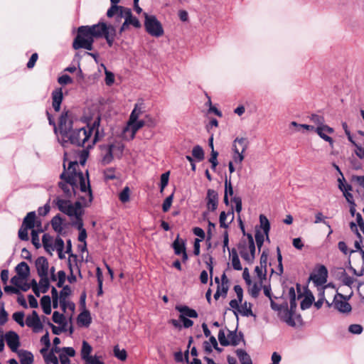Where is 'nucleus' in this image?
<instances>
[{
    "label": "nucleus",
    "instance_id": "nucleus-55",
    "mask_svg": "<svg viewBox=\"0 0 364 364\" xmlns=\"http://www.w3.org/2000/svg\"><path fill=\"white\" fill-rule=\"evenodd\" d=\"M218 151L213 149V151H211L210 158L209 159V161L211 164V168L213 170H215L216 166L218 164Z\"/></svg>",
    "mask_w": 364,
    "mask_h": 364
},
{
    "label": "nucleus",
    "instance_id": "nucleus-32",
    "mask_svg": "<svg viewBox=\"0 0 364 364\" xmlns=\"http://www.w3.org/2000/svg\"><path fill=\"white\" fill-rule=\"evenodd\" d=\"M230 255L231 257V263H232V267L235 270H242V267L241 265V263H240V259H239V257H238L236 250L232 249L231 250V252H230Z\"/></svg>",
    "mask_w": 364,
    "mask_h": 364
},
{
    "label": "nucleus",
    "instance_id": "nucleus-36",
    "mask_svg": "<svg viewBox=\"0 0 364 364\" xmlns=\"http://www.w3.org/2000/svg\"><path fill=\"white\" fill-rule=\"evenodd\" d=\"M267 272V269H264L262 267L256 266L255 268V276L254 279L266 282Z\"/></svg>",
    "mask_w": 364,
    "mask_h": 364
},
{
    "label": "nucleus",
    "instance_id": "nucleus-10",
    "mask_svg": "<svg viewBox=\"0 0 364 364\" xmlns=\"http://www.w3.org/2000/svg\"><path fill=\"white\" fill-rule=\"evenodd\" d=\"M26 324L31 328L35 333H39L43 330V324L36 311H33L31 315L26 317Z\"/></svg>",
    "mask_w": 364,
    "mask_h": 364
},
{
    "label": "nucleus",
    "instance_id": "nucleus-48",
    "mask_svg": "<svg viewBox=\"0 0 364 364\" xmlns=\"http://www.w3.org/2000/svg\"><path fill=\"white\" fill-rule=\"evenodd\" d=\"M170 172L167 171L161 174V181H160V192L162 193L168 185L169 180Z\"/></svg>",
    "mask_w": 364,
    "mask_h": 364
},
{
    "label": "nucleus",
    "instance_id": "nucleus-13",
    "mask_svg": "<svg viewBox=\"0 0 364 364\" xmlns=\"http://www.w3.org/2000/svg\"><path fill=\"white\" fill-rule=\"evenodd\" d=\"M315 132L316 134L324 141L329 143L330 146L333 147V140L329 136L328 134H331L334 132L333 128L330 127L328 125L322 126V127H316L315 129Z\"/></svg>",
    "mask_w": 364,
    "mask_h": 364
},
{
    "label": "nucleus",
    "instance_id": "nucleus-35",
    "mask_svg": "<svg viewBox=\"0 0 364 364\" xmlns=\"http://www.w3.org/2000/svg\"><path fill=\"white\" fill-rule=\"evenodd\" d=\"M92 351V346L86 341H83L82 343V348H81V358L84 360L87 358L90 357L91 355V353Z\"/></svg>",
    "mask_w": 364,
    "mask_h": 364
},
{
    "label": "nucleus",
    "instance_id": "nucleus-33",
    "mask_svg": "<svg viewBox=\"0 0 364 364\" xmlns=\"http://www.w3.org/2000/svg\"><path fill=\"white\" fill-rule=\"evenodd\" d=\"M236 354L242 364H252V359L247 353L242 349H237Z\"/></svg>",
    "mask_w": 364,
    "mask_h": 364
},
{
    "label": "nucleus",
    "instance_id": "nucleus-6",
    "mask_svg": "<svg viewBox=\"0 0 364 364\" xmlns=\"http://www.w3.org/2000/svg\"><path fill=\"white\" fill-rule=\"evenodd\" d=\"M247 242H242L238 246L242 258L248 263H252L255 257V245L252 235H247Z\"/></svg>",
    "mask_w": 364,
    "mask_h": 364
},
{
    "label": "nucleus",
    "instance_id": "nucleus-34",
    "mask_svg": "<svg viewBox=\"0 0 364 364\" xmlns=\"http://www.w3.org/2000/svg\"><path fill=\"white\" fill-rule=\"evenodd\" d=\"M264 232V235L269 234L270 230V223L267 218L264 215H259V229Z\"/></svg>",
    "mask_w": 364,
    "mask_h": 364
},
{
    "label": "nucleus",
    "instance_id": "nucleus-20",
    "mask_svg": "<svg viewBox=\"0 0 364 364\" xmlns=\"http://www.w3.org/2000/svg\"><path fill=\"white\" fill-rule=\"evenodd\" d=\"M63 99L62 88H57L52 92L53 107L55 111L58 112Z\"/></svg>",
    "mask_w": 364,
    "mask_h": 364
},
{
    "label": "nucleus",
    "instance_id": "nucleus-51",
    "mask_svg": "<svg viewBox=\"0 0 364 364\" xmlns=\"http://www.w3.org/2000/svg\"><path fill=\"white\" fill-rule=\"evenodd\" d=\"M129 196H130V190L129 188L126 186L124 188V189L122 191V192L119 195V200L122 203H126L129 200Z\"/></svg>",
    "mask_w": 364,
    "mask_h": 364
},
{
    "label": "nucleus",
    "instance_id": "nucleus-59",
    "mask_svg": "<svg viewBox=\"0 0 364 364\" xmlns=\"http://www.w3.org/2000/svg\"><path fill=\"white\" fill-rule=\"evenodd\" d=\"M173 194H171L164 200L163 205H162V209H163L164 212L166 213V212L168 211V210L170 209L172 202H173Z\"/></svg>",
    "mask_w": 364,
    "mask_h": 364
},
{
    "label": "nucleus",
    "instance_id": "nucleus-46",
    "mask_svg": "<svg viewBox=\"0 0 364 364\" xmlns=\"http://www.w3.org/2000/svg\"><path fill=\"white\" fill-rule=\"evenodd\" d=\"M40 277L41 279L38 287L42 293H46L49 289V280L48 276Z\"/></svg>",
    "mask_w": 364,
    "mask_h": 364
},
{
    "label": "nucleus",
    "instance_id": "nucleus-2",
    "mask_svg": "<svg viewBox=\"0 0 364 364\" xmlns=\"http://www.w3.org/2000/svg\"><path fill=\"white\" fill-rule=\"evenodd\" d=\"M116 35V29L112 24H92L82 26L77 29V34L74 39L73 47L75 50L84 48L92 50L94 38L104 37L109 46H112Z\"/></svg>",
    "mask_w": 364,
    "mask_h": 364
},
{
    "label": "nucleus",
    "instance_id": "nucleus-17",
    "mask_svg": "<svg viewBox=\"0 0 364 364\" xmlns=\"http://www.w3.org/2000/svg\"><path fill=\"white\" fill-rule=\"evenodd\" d=\"M70 294V289L68 287H64L63 290L60 293L59 296V301L61 306V308L65 311L67 307H69L71 310H73L75 308V305L73 303H70L68 300V296Z\"/></svg>",
    "mask_w": 364,
    "mask_h": 364
},
{
    "label": "nucleus",
    "instance_id": "nucleus-53",
    "mask_svg": "<svg viewBox=\"0 0 364 364\" xmlns=\"http://www.w3.org/2000/svg\"><path fill=\"white\" fill-rule=\"evenodd\" d=\"M310 120L315 124L317 127L325 126L324 119L322 116L318 114H312L310 117Z\"/></svg>",
    "mask_w": 364,
    "mask_h": 364
},
{
    "label": "nucleus",
    "instance_id": "nucleus-30",
    "mask_svg": "<svg viewBox=\"0 0 364 364\" xmlns=\"http://www.w3.org/2000/svg\"><path fill=\"white\" fill-rule=\"evenodd\" d=\"M16 272L18 276L27 278L30 273V269L27 263L21 262L16 266Z\"/></svg>",
    "mask_w": 364,
    "mask_h": 364
},
{
    "label": "nucleus",
    "instance_id": "nucleus-3",
    "mask_svg": "<svg viewBox=\"0 0 364 364\" xmlns=\"http://www.w3.org/2000/svg\"><path fill=\"white\" fill-rule=\"evenodd\" d=\"M58 141L63 146L68 143L78 146L87 148L90 139V131L86 127L73 129V122L68 115V112H63L58 124Z\"/></svg>",
    "mask_w": 364,
    "mask_h": 364
},
{
    "label": "nucleus",
    "instance_id": "nucleus-49",
    "mask_svg": "<svg viewBox=\"0 0 364 364\" xmlns=\"http://www.w3.org/2000/svg\"><path fill=\"white\" fill-rule=\"evenodd\" d=\"M114 354L116 358L120 360H125L127 358V352L124 349H120L119 346L114 348Z\"/></svg>",
    "mask_w": 364,
    "mask_h": 364
},
{
    "label": "nucleus",
    "instance_id": "nucleus-60",
    "mask_svg": "<svg viewBox=\"0 0 364 364\" xmlns=\"http://www.w3.org/2000/svg\"><path fill=\"white\" fill-rule=\"evenodd\" d=\"M341 281L344 285L351 287L355 282V279L347 274L344 273L341 276Z\"/></svg>",
    "mask_w": 364,
    "mask_h": 364
},
{
    "label": "nucleus",
    "instance_id": "nucleus-19",
    "mask_svg": "<svg viewBox=\"0 0 364 364\" xmlns=\"http://www.w3.org/2000/svg\"><path fill=\"white\" fill-rule=\"evenodd\" d=\"M118 17L123 18L124 23H139L136 18L133 17L131 9L124 6H120Z\"/></svg>",
    "mask_w": 364,
    "mask_h": 364
},
{
    "label": "nucleus",
    "instance_id": "nucleus-23",
    "mask_svg": "<svg viewBox=\"0 0 364 364\" xmlns=\"http://www.w3.org/2000/svg\"><path fill=\"white\" fill-rule=\"evenodd\" d=\"M146 31L152 36L160 37L164 34L161 24H144Z\"/></svg>",
    "mask_w": 364,
    "mask_h": 364
},
{
    "label": "nucleus",
    "instance_id": "nucleus-64",
    "mask_svg": "<svg viewBox=\"0 0 364 364\" xmlns=\"http://www.w3.org/2000/svg\"><path fill=\"white\" fill-rule=\"evenodd\" d=\"M58 82L62 85H65L71 84L73 82V79L68 75H63L58 77Z\"/></svg>",
    "mask_w": 364,
    "mask_h": 364
},
{
    "label": "nucleus",
    "instance_id": "nucleus-47",
    "mask_svg": "<svg viewBox=\"0 0 364 364\" xmlns=\"http://www.w3.org/2000/svg\"><path fill=\"white\" fill-rule=\"evenodd\" d=\"M292 314V309L291 308V310H289L287 304L279 311V316L283 321L287 320Z\"/></svg>",
    "mask_w": 364,
    "mask_h": 364
},
{
    "label": "nucleus",
    "instance_id": "nucleus-25",
    "mask_svg": "<svg viewBox=\"0 0 364 364\" xmlns=\"http://www.w3.org/2000/svg\"><path fill=\"white\" fill-rule=\"evenodd\" d=\"M144 105L143 103H137L135 105L134 109L132 110L128 122H131L132 123L134 122L135 120H139V117L144 112Z\"/></svg>",
    "mask_w": 364,
    "mask_h": 364
},
{
    "label": "nucleus",
    "instance_id": "nucleus-40",
    "mask_svg": "<svg viewBox=\"0 0 364 364\" xmlns=\"http://www.w3.org/2000/svg\"><path fill=\"white\" fill-rule=\"evenodd\" d=\"M53 241L54 240H53V237L51 236H50L49 235H48V234L43 235V238H42V242H43L45 250L47 252H51V250H53Z\"/></svg>",
    "mask_w": 364,
    "mask_h": 364
},
{
    "label": "nucleus",
    "instance_id": "nucleus-14",
    "mask_svg": "<svg viewBox=\"0 0 364 364\" xmlns=\"http://www.w3.org/2000/svg\"><path fill=\"white\" fill-rule=\"evenodd\" d=\"M82 262L77 259V256L74 254H70L68 259V266L70 269V273L73 277V273L77 274L82 277L80 272V264Z\"/></svg>",
    "mask_w": 364,
    "mask_h": 364
},
{
    "label": "nucleus",
    "instance_id": "nucleus-61",
    "mask_svg": "<svg viewBox=\"0 0 364 364\" xmlns=\"http://www.w3.org/2000/svg\"><path fill=\"white\" fill-rule=\"evenodd\" d=\"M363 327L360 324H351L348 327V331L353 334H360L363 332Z\"/></svg>",
    "mask_w": 364,
    "mask_h": 364
},
{
    "label": "nucleus",
    "instance_id": "nucleus-52",
    "mask_svg": "<svg viewBox=\"0 0 364 364\" xmlns=\"http://www.w3.org/2000/svg\"><path fill=\"white\" fill-rule=\"evenodd\" d=\"M218 341L223 346H230V342H228V337L226 335V332L223 329H220L218 333Z\"/></svg>",
    "mask_w": 364,
    "mask_h": 364
},
{
    "label": "nucleus",
    "instance_id": "nucleus-63",
    "mask_svg": "<svg viewBox=\"0 0 364 364\" xmlns=\"http://www.w3.org/2000/svg\"><path fill=\"white\" fill-rule=\"evenodd\" d=\"M119 10H120V6L112 5L111 7L108 9L107 15L108 17H112L114 16H117L118 17Z\"/></svg>",
    "mask_w": 364,
    "mask_h": 364
},
{
    "label": "nucleus",
    "instance_id": "nucleus-50",
    "mask_svg": "<svg viewBox=\"0 0 364 364\" xmlns=\"http://www.w3.org/2000/svg\"><path fill=\"white\" fill-rule=\"evenodd\" d=\"M13 319L19 324L21 327L24 326V313L23 311L15 312L13 316Z\"/></svg>",
    "mask_w": 364,
    "mask_h": 364
},
{
    "label": "nucleus",
    "instance_id": "nucleus-38",
    "mask_svg": "<svg viewBox=\"0 0 364 364\" xmlns=\"http://www.w3.org/2000/svg\"><path fill=\"white\" fill-rule=\"evenodd\" d=\"M50 298L49 296H43L41 299V305L46 314L51 313Z\"/></svg>",
    "mask_w": 364,
    "mask_h": 364
},
{
    "label": "nucleus",
    "instance_id": "nucleus-1",
    "mask_svg": "<svg viewBox=\"0 0 364 364\" xmlns=\"http://www.w3.org/2000/svg\"><path fill=\"white\" fill-rule=\"evenodd\" d=\"M67 154L65 153L63 163L64 171L60 174L59 188L68 198L77 196V200L72 203L70 200L57 197L53 203L63 213L67 215L73 221L82 220L83 215L82 206H88L92 201V193L90 188L87 171L84 174L78 171L79 165L77 161H69L66 168Z\"/></svg>",
    "mask_w": 364,
    "mask_h": 364
},
{
    "label": "nucleus",
    "instance_id": "nucleus-18",
    "mask_svg": "<svg viewBox=\"0 0 364 364\" xmlns=\"http://www.w3.org/2000/svg\"><path fill=\"white\" fill-rule=\"evenodd\" d=\"M265 282L259 281L257 279H254L253 281H251L250 284L248 285V291L250 294L254 297L257 298L262 289V287L264 285Z\"/></svg>",
    "mask_w": 364,
    "mask_h": 364
},
{
    "label": "nucleus",
    "instance_id": "nucleus-62",
    "mask_svg": "<svg viewBox=\"0 0 364 364\" xmlns=\"http://www.w3.org/2000/svg\"><path fill=\"white\" fill-rule=\"evenodd\" d=\"M84 361L85 364H104V363L100 360V357L97 355H90L84 360Z\"/></svg>",
    "mask_w": 364,
    "mask_h": 364
},
{
    "label": "nucleus",
    "instance_id": "nucleus-8",
    "mask_svg": "<svg viewBox=\"0 0 364 364\" xmlns=\"http://www.w3.org/2000/svg\"><path fill=\"white\" fill-rule=\"evenodd\" d=\"M146 124L144 120H135L132 123L127 122V126L123 129V137L127 140L134 138L136 132L142 128Z\"/></svg>",
    "mask_w": 364,
    "mask_h": 364
},
{
    "label": "nucleus",
    "instance_id": "nucleus-9",
    "mask_svg": "<svg viewBox=\"0 0 364 364\" xmlns=\"http://www.w3.org/2000/svg\"><path fill=\"white\" fill-rule=\"evenodd\" d=\"M5 341L14 353L18 352L20 346V338L18 335L13 331H9L5 333Z\"/></svg>",
    "mask_w": 364,
    "mask_h": 364
},
{
    "label": "nucleus",
    "instance_id": "nucleus-37",
    "mask_svg": "<svg viewBox=\"0 0 364 364\" xmlns=\"http://www.w3.org/2000/svg\"><path fill=\"white\" fill-rule=\"evenodd\" d=\"M238 312L243 316H253L252 304L245 301L243 304L240 306Z\"/></svg>",
    "mask_w": 364,
    "mask_h": 364
},
{
    "label": "nucleus",
    "instance_id": "nucleus-39",
    "mask_svg": "<svg viewBox=\"0 0 364 364\" xmlns=\"http://www.w3.org/2000/svg\"><path fill=\"white\" fill-rule=\"evenodd\" d=\"M173 248L175 254L178 255L186 251L184 242L183 240H179L178 238L173 242Z\"/></svg>",
    "mask_w": 364,
    "mask_h": 364
},
{
    "label": "nucleus",
    "instance_id": "nucleus-31",
    "mask_svg": "<svg viewBox=\"0 0 364 364\" xmlns=\"http://www.w3.org/2000/svg\"><path fill=\"white\" fill-rule=\"evenodd\" d=\"M77 323L80 326H88L91 323V316L88 311H84L77 317Z\"/></svg>",
    "mask_w": 364,
    "mask_h": 364
},
{
    "label": "nucleus",
    "instance_id": "nucleus-16",
    "mask_svg": "<svg viewBox=\"0 0 364 364\" xmlns=\"http://www.w3.org/2000/svg\"><path fill=\"white\" fill-rule=\"evenodd\" d=\"M36 267L39 277H46L48 274L49 264L44 257H39L36 260Z\"/></svg>",
    "mask_w": 364,
    "mask_h": 364
},
{
    "label": "nucleus",
    "instance_id": "nucleus-43",
    "mask_svg": "<svg viewBox=\"0 0 364 364\" xmlns=\"http://www.w3.org/2000/svg\"><path fill=\"white\" fill-rule=\"evenodd\" d=\"M192 155L198 161L203 160L204 151H203L202 147L199 145L195 146L192 150Z\"/></svg>",
    "mask_w": 364,
    "mask_h": 364
},
{
    "label": "nucleus",
    "instance_id": "nucleus-5",
    "mask_svg": "<svg viewBox=\"0 0 364 364\" xmlns=\"http://www.w3.org/2000/svg\"><path fill=\"white\" fill-rule=\"evenodd\" d=\"M249 146L248 140L245 137H237L232 142V162L241 164L245 157V151Z\"/></svg>",
    "mask_w": 364,
    "mask_h": 364
},
{
    "label": "nucleus",
    "instance_id": "nucleus-58",
    "mask_svg": "<svg viewBox=\"0 0 364 364\" xmlns=\"http://www.w3.org/2000/svg\"><path fill=\"white\" fill-rule=\"evenodd\" d=\"M30 230L29 228L21 225V228L18 230V237L21 240L27 241L28 240V231Z\"/></svg>",
    "mask_w": 364,
    "mask_h": 364
},
{
    "label": "nucleus",
    "instance_id": "nucleus-21",
    "mask_svg": "<svg viewBox=\"0 0 364 364\" xmlns=\"http://www.w3.org/2000/svg\"><path fill=\"white\" fill-rule=\"evenodd\" d=\"M26 277L16 275L11 278V282L18 289L26 291L30 289V285L26 282Z\"/></svg>",
    "mask_w": 364,
    "mask_h": 364
},
{
    "label": "nucleus",
    "instance_id": "nucleus-28",
    "mask_svg": "<svg viewBox=\"0 0 364 364\" xmlns=\"http://www.w3.org/2000/svg\"><path fill=\"white\" fill-rule=\"evenodd\" d=\"M255 237L259 250H260L264 240L269 242V234L264 235V232H262L261 230H256Z\"/></svg>",
    "mask_w": 364,
    "mask_h": 364
},
{
    "label": "nucleus",
    "instance_id": "nucleus-45",
    "mask_svg": "<svg viewBox=\"0 0 364 364\" xmlns=\"http://www.w3.org/2000/svg\"><path fill=\"white\" fill-rule=\"evenodd\" d=\"M100 65L105 70V80L106 85H109V86L112 85L114 82V74L112 72L109 71L106 68V67L104 64L102 63Z\"/></svg>",
    "mask_w": 364,
    "mask_h": 364
},
{
    "label": "nucleus",
    "instance_id": "nucleus-56",
    "mask_svg": "<svg viewBox=\"0 0 364 364\" xmlns=\"http://www.w3.org/2000/svg\"><path fill=\"white\" fill-rule=\"evenodd\" d=\"M227 283H228L227 277H226L225 274H224L222 276V284H221V285H218V288H220V293L224 296L226 295L228 290V287Z\"/></svg>",
    "mask_w": 364,
    "mask_h": 364
},
{
    "label": "nucleus",
    "instance_id": "nucleus-26",
    "mask_svg": "<svg viewBox=\"0 0 364 364\" xmlns=\"http://www.w3.org/2000/svg\"><path fill=\"white\" fill-rule=\"evenodd\" d=\"M36 224V216L35 212L28 213L23 220L22 225L31 230L35 228Z\"/></svg>",
    "mask_w": 364,
    "mask_h": 364
},
{
    "label": "nucleus",
    "instance_id": "nucleus-24",
    "mask_svg": "<svg viewBox=\"0 0 364 364\" xmlns=\"http://www.w3.org/2000/svg\"><path fill=\"white\" fill-rule=\"evenodd\" d=\"M176 310H178L181 315L179 316V318H196L198 317L197 312L192 309H190L189 307L186 306H176Z\"/></svg>",
    "mask_w": 364,
    "mask_h": 364
},
{
    "label": "nucleus",
    "instance_id": "nucleus-42",
    "mask_svg": "<svg viewBox=\"0 0 364 364\" xmlns=\"http://www.w3.org/2000/svg\"><path fill=\"white\" fill-rule=\"evenodd\" d=\"M352 186H346V188H345L344 190L341 191L342 193H343V196L345 197V198L346 199V200L348 201V203L350 204V205H355V202H354V199H353V194L350 193V191H352Z\"/></svg>",
    "mask_w": 364,
    "mask_h": 364
},
{
    "label": "nucleus",
    "instance_id": "nucleus-15",
    "mask_svg": "<svg viewBox=\"0 0 364 364\" xmlns=\"http://www.w3.org/2000/svg\"><path fill=\"white\" fill-rule=\"evenodd\" d=\"M206 200L208 209L210 211L215 210L218 205V193L213 189H208L207 191Z\"/></svg>",
    "mask_w": 364,
    "mask_h": 364
},
{
    "label": "nucleus",
    "instance_id": "nucleus-41",
    "mask_svg": "<svg viewBox=\"0 0 364 364\" xmlns=\"http://www.w3.org/2000/svg\"><path fill=\"white\" fill-rule=\"evenodd\" d=\"M226 332L228 333L227 337H228V342H230V345L232 346H237L239 344L240 338L238 337V336L236 334L234 331H230L229 330H227Z\"/></svg>",
    "mask_w": 364,
    "mask_h": 364
},
{
    "label": "nucleus",
    "instance_id": "nucleus-54",
    "mask_svg": "<svg viewBox=\"0 0 364 364\" xmlns=\"http://www.w3.org/2000/svg\"><path fill=\"white\" fill-rule=\"evenodd\" d=\"M64 247H65L64 241L63 240L62 238H60V237H58L53 241V250H51V251H54V250H56V251L60 250H60H64Z\"/></svg>",
    "mask_w": 364,
    "mask_h": 364
},
{
    "label": "nucleus",
    "instance_id": "nucleus-11",
    "mask_svg": "<svg viewBox=\"0 0 364 364\" xmlns=\"http://www.w3.org/2000/svg\"><path fill=\"white\" fill-rule=\"evenodd\" d=\"M333 304L334 307L341 313H349L351 311V306L341 294L335 295Z\"/></svg>",
    "mask_w": 364,
    "mask_h": 364
},
{
    "label": "nucleus",
    "instance_id": "nucleus-29",
    "mask_svg": "<svg viewBox=\"0 0 364 364\" xmlns=\"http://www.w3.org/2000/svg\"><path fill=\"white\" fill-rule=\"evenodd\" d=\"M73 225L75 226L77 230H80V233L78 235V240L80 242H84L85 245H86L85 240L87 237V232L85 229L83 228V222L82 220H78V221H75L73 223Z\"/></svg>",
    "mask_w": 364,
    "mask_h": 364
},
{
    "label": "nucleus",
    "instance_id": "nucleus-44",
    "mask_svg": "<svg viewBox=\"0 0 364 364\" xmlns=\"http://www.w3.org/2000/svg\"><path fill=\"white\" fill-rule=\"evenodd\" d=\"M51 225L55 232H60L63 230L62 220L60 217L58 215L53 217V218L51 220Z\"/></svg>",
    "mask_w": 364,
    "mask_h": 364
},
{
    "label": "nucleus",
    "instance_id": "nucleus-57",
    "mask_svg": "<svg viewBox=\"0 0 364 364\" xmlns=\"http://www.w3.org/2000/svg\"><path fill=\"white\" fill-rule=\"evenodd\" d=\"M39 233L40 232H38L36 230H31V242L36 248H38L41 246L38 236Z\"/></svg>",
    "mask_w": 364,
    "mask_h": 364
},
{
    "label": "nucleus",
    "instance_id": "nucleus-27",
    "mask_svg": "<svg viewBox=\"0 0 364 364\" xmlns=\"http://www.w3.org/2000/svg\"><path fill=\"white\" fill-rule=\"evenodd\" d=\"M233 217L232 212L229 213H226L224 211L221 212L219 218L220 226L223 228H227L230 223L232 220Z\"/></svg>",
    "mask_w": 364,
    "mask_h": 364
},
{
    "label": "nucleus",
    "instance_id": "nucleus-4",
    "mask_svg": "<svg viewBox=\"0 0 364 364\" xmlns=\"http://www.w3.org/2000/svg\"><path fill=\"white\" fill-rule=\"evenodd\" d=\"M124 146L121 141H113L101 146L102 161L108 164L114 158L120 159L123 155Z\"/></svg>",
    "mask_w": 364,
    "mask_h": 364
},
{
    "label": "nucleus",
    "instance_id": "nucleus-12",
    "mask_svg": "<svg viewBox=\"0 0 364 364\" xmlns=\"http://www.w3.org/2000/svg\"><path fill=\"white\" fill-rule=\"evenodd\" d=\"M327 269L324 266H321L317 273L311 276V279L318 289L323 288L322 286L326 282Z\"/></svg>",
    "mask_w": 364,
    "mask_h": 364
},
{
    "label": "nucleus",
    "instance_id": "nucleus-7",
    "mask_svg": "<svg viewBox=\"0 0 364 364\" xmlns=\"http://www.w3.org/2000/svg\"><path fill=\"white\" fill-rule=\"evenodd\" d=\"M100 119L96 118L92 126L87 125V128L90 131V139L87 145V149L92 148L97 141H100L105 135L104 131L100 128Z\"/></svg>",
    "mask_w": 364,
    "mask_h": 364
},
{
    "label": "nucleus",
    "instance_id": "nucleus-22",
    "mask_svg": "<svg viewBox=\"0 0 364 364\" xmlns=\"http://www.w3.org/2000/svg\"><path fill=\"white\" fill-rule=\"evenodd\" d=\"M16 353L21 364H33L34 360L33 355L30 351L19 350Z\"/></svg>",
    "mask_w": 364,
    "mask_h": 364
}]
</instances>
